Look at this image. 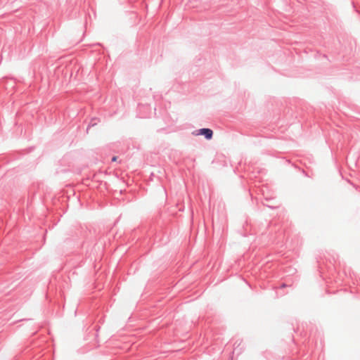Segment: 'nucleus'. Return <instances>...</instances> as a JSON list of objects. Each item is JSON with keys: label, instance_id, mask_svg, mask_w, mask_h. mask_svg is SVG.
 Instances as JSON below:
<instances>
[{"label": "nucleus", "instance_id": "obj_1", "mask_svg": "<svg viewBox=\"0 0 360 360\" xmlns=\"http://www.w3.org/2000/svg\"><path fill=\"white\" fill-rule=\"evenodd\" d=\"M197 135H202V136H205V137L207 139H211L212 137V135H213V131H212V130H211L210 129L203 128V129H200L198 131V133L197 134Z\"/></svg>", "mask_w": 360, "mask_h": 360}, {"label": "nucleus", "instance_id": "obj_2", "mask_svg": "<svg viewBox=\"0 0 360 360\" xmlns=\"http://www.w3.org/2000/svg\"><path fill=\"white\" fill-rule=\"evenodd\" d=\"M112 160L113 162L116 161V160H117V157H116V156L113 157V158H112Z\"/></svg>", "mask_w": 360, "mask_h": 360}]
</instances>
